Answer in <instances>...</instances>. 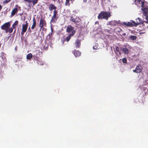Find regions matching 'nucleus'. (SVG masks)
Here are the masks:
<instances>
[{
    "label": "nucleus",
    "instance_id": "nucleus-37",
    "mask_svg": "<svg viewBox=\"0 0 148 148\" xmlns=\"http://www.w3.org/2000/svg\"><path fill=\"white\" fill-rule=\"evenodd\" d=\"M144 33H145V32H142L140 33V34H143Z\"/></svg>",
    "mask_w": 148,
    "mask_h": 148
},
{
    "label": "nucleus",
    "instance_id": "nucleus-16",
    "mask_svg": "<svg viewBox=\"0 0 148 148\" xmlns=\"http://www.w3.org/2000/svg\"><path fill=\"white\" fill-rule=\"evenodd\" d=\"M18 8H14L12 10L11 15V16H13L18 12Z\"/></svg>",
    "mask_w": 148,
    "mask_h": 148
},
{
    "label": "nucleus",
    "instance_id": "nucleus-15",
    "mask_svg": "<svg viewBox=\"0 0 148 148\" xmlns=\"http://www.w3.org/2000/svg\"><path fill=\"white\" fill-rule=\"evenodd\" d=\"M81 41L79 39H77L74 43L75 45L76 48H79L80 46Z\"/></svg>",
    "mask_w": 148,
    "mask_h": 148
},
{
    "label": "nucleus",
    "instance_id": "nucleus-17",
    "mask_svg": "<svg viewBox=\"0 0 148 148\" xmlns=\"http://www.w3.org/2000/svg\"><path fill=\"white\" fill-rule=\"evenodd\" d=\"M70 21L75 23H77L79 22V17H77L74 18L73 17L71 16L70 18Z\"/></svg>",
    "mask_w": 148,
    "mask_h": 148
},
{
    "label": "nucleus",
    "instance_id": "nucleus-33",
    "mask_svg": "<svg viewBox=\"0 0 148 148\" xmlns=\"http://www.w3.org/2000/svg\"><path fill=\"white\" fill-rule=\"evenodd\" d=\"M99 24V22L98 21H96L95 22V24Z\"/></svg>",
    "mask_w": 148,
    "mask_h": 148
},
{
    "label": "nucleus",
    "instance_id": "nucleus-5",
    "mask_svg": "<svg viewBox=\"0 0 148 148\" xmlns=\"http://www.w3.org/2000/svg\"><path fill=\"white\" fill-rule=\"evenodd\" d=\"M25 24H23L22 25V31L21 32V34L22 35H23L24 33H25L27 29L28 23L27 21L25 22Z\"/></svg>",
    "mask_w": 148,
    "mask_h": 148
},
{
    "label": "nucleus",
    "instance_id": "nucleus-11",
    "mask_svg": "<svg viewBox=\"0 0 148 148\" xmlns=\"http://www.w3.org/2000/svg\"><path fill=\"white\" fill-rule=\"evenodd\" d=\"M75 31H73L68 36L66 37V38L64 39V41H66L68 42L71 38V36H73L75 34Z\"/></svg>",
    "mask_w": 148,
    "mask_h": 148
},
{
    "label": "nucleus",
    "instance_id": "nucleus-12",
    "mask_svg": "<svg viewBox=\"0 0 148 148\" xmlns=\"http://www.w3.org/2000/svg\"><path fill=\"white\" fill-rule=\"evenodd\" d=\"M74 27L71 25H69L68 26L66 29V31L68 33L72 32L73 31H75L74 30Z\"/></svg>",
    "mask_w": 148,
    "mask_h": 148
},
{
    "label": "nucleus",
    "instance_id": "nucleus-2",
    "mask_svg": "<svg viewBox=\"0 0 148 148\" xmlns=\"http://www.w3.org/2000/svg\"><path fill=\"white\" fill-rule=\"evenodd\" d=\"M136 22L132 20H131L130 22H124L121 23V25H124L127 26L132 27L133 26H136L138 24L141 23V21L139 18H138L136 19Z\"/></svg>",
    "mask_w": 148,
    "mask_h": 148
},
{
    "label": "nucleus",
    "instance_id": "nucleus-4",
    "mask_svg": "<svg viewBox=\"0 0 148 148\" xmlns=\"http://www.w3.org/2000/svg\"><path fill=\"white\" fill-rule=\"evenodd\" d=\"M57 13V11H53V16L52 17L50 21V23H54L56 22L58 18V16H57V15H58Z\"/></svg>",
    "mask_w": 148,
    "mask_h": 148
},
{
    "label": "nucleus",
    "instance_id": "nucleus-26",
    "mask_svg": "<svg viewBox=\"0 0 148 148\" xmlns=\"http://www.w3.org/2000/svg\"><path fill=\"white\" fill-rule=\"evenodd\" d=\"M122 61L124 63H127V59L126 58H124L122 59Z\"/></svg>",
    "mask_w": 148,
    "mask_h": 148
},
{
    "label": "nucleus",
    "instance_id": "nucleus-1",
    "mask_svg": "<svg viewBox=\"0 0 148 148\" xmlns=\"http://www.w3.org/2000/svg\"><path fill=\"white\" fill-rule=\"evenodd\" d=\"M111 15L110 13L108 11H102L99 14L97 17L99 20L105 19L107 20Z\"/></svg>",
    "mask_w": 148,
    "mask_h": 148
},
{
    "label": "nucleus",
    "instance_id": "nucleus-7",
    "mask_svg": "<svg viewBox=\"0 0 148 148\" xmlns=\"http://www.w3.org/2000/svg\"><path fill=\"white\" fill-rule=\"evenodd\" d=\"M135 2L136 4L138 3L142 8L145 7V4L146 3V2L144 0H135Z\"/></svg>",
    "mask_w": 148,
    "mask_h": 148
},
{
    "label": "nucleus",
    "instance_id": "nucleus-22",
    "mask_svg": "<svg viewBox=\"0 0 148 148\" xmlns=\"http://www.w3.org/2000/svg\"><path fill=\"white\" fill-rule=\"evenodd\" d=\"M129 38L130 39L134 40L136 39L137 37L135 36L130 35Z\"/></svg>",
    "mask_w": 148,
    "mask_h": 148
},
{
    "label": "nucleus",
    "instance_id": "nucleus-41",
    "mask_svg": "<svg viewBox=\"0 0 148 148\" xmlns=\"http://www.w3.org/2000/svg\"><path fill=\"white\" fill-rule=\"evenodd\" d=\"M139 21V20H138V19H137V21Z\"/></svg>",
    "mask_w": 148,
    "mask_h": 148
},
{
    "label": "nucleus",
    "instance_id": "nucleus-21",
    "mask_svg": "<svg viewBox=\"0 0 148 148\" xmlns=\"http://www.w3.org/2000/svg\"><path fill=\"white\" fill-rule=\"evenodd\" d=\"M18 21H15V22L13 23V24L12 27L14 28V29H16V26L18 24Z\"/></svg>",
    "mask_w": 148,
    "mask_h": 148
},
{
    "label": "nucleus",
    "instance_id": "nucleus-19",
    "mask_svg": "<svg viewBox=\"0 0 148 148\" xmlns=\"http://www.w3.org/2000/svg\"><path fill=\"white\" fill-rule=\"evenodd\" d=\"M74 51V54L75 57H78L81 55V53L79 51L75 50Z\"/></svg>",
    "mask_w": 148,
    "mask_h": 148
},
{
    "label": "nucleus",
    "instance_id": "nucleus-8",
    "mask_svg": "<svg viewBox=\"0 0 148 148\" xmlns=\"http://www.w3.org/2000/svg\"><path fill=\"white\" fill-rule=\"evenodd\" d=\"M10 22L6 23L1 26V29L2 30H5L10 27Z\"/></svg>",
    "mask_w": 148,
    "mask_h": 148
},
{
    "label": "nucleus",
    "instance_id": "nucleus-10",
    "mask_svg": "<svg viewBox=\"0 0 148 148\" xmlns=\"http://www.w3.org/2000/svg\"><path fill=\"white\" fill-rule=\"evenodd\" d=\"M119 21H110L107 25L113 26L116 25L120 24Z\"/></svg>",
    "mask_w": 148,
    "mask_h": 148
},
{
    "label": "nucleus",
    "instance_id": "nucleus-42",
    "mask_svg": "<svg viewBox=\"0 0 148 148\" xmlns=\"http://www.w3.org/2000/svg\"><path fill=\"white\" fill-rule=\"evenodd\" d=\"M15 31H16V30H15L14 31V32H15Z\"/></svg>",
    "mask_w": 148,
    "mask_h": 148
},
{
    "label": "nucleus",
    "instance_id": "nucleus-9",
    "mask_svg": "<svg viewBox=\"0 0 148 148\" xmlns=\"http://www.w3.org/2000/svg\"><path fill=\"white\" fill-rule=\"evenodd\" d=\"M142 70V68L141 65H139L137 66L136 68L133 71L136 73H140Z\"/></svg>",
    "mask_w": 148,
    "mask_h": 148
},
{
    "label": "nucleus",
    "instance_id": "nucleus-24",
    "mask_svg": "<svg viewBox=\"0 0 148 148\" xmlns=\"http://www.w3.org/2000/svg\"><path fill=\"white\" fill-rule=\"evenodd\" d=\"M72 0H66V1L65 3V5L66 6H69L70 5V1H71Z\"/></svg>",
    "mask_w": 148,
    "mask_h": 148
},
{
    "label": "nucleus",
    "instance_id": "nucleus-18",
    "mask_svg": "<svg viewBox=\"0 0 148 148\" xmlns=\"http://www.w3.org/2000/svg\"><path fill=\"white\" fill-rule=\"evenodd\" d=\"M36 25V20L35 18H34L33 19V24L31 27V29H35Z\"/></svg>",
    "mask_w": 148,
    "mask_h": 148
},
{
    "label": "nucleus",
    "instance_id": "nucleus-36",
    "mask_svg": "<svg viewBox=\"0 0 148 148\" xmlns=\"http://www.w3.org/2000/svg\"><path fill=\"white\" fill-rule=\"evenodd\" d=\"M2 6L1 5H0V11L2 9Z\"/></svg>",
    "mask_w": 148,
    "mask_h": 148
},
{
    "label": "nucleus",
    "instance_id": "nucleus-32",
    "mask_svg": "<svg viewBox=\"0 0 148 148\" xmlns=\"http://www.w3.org/2000/svg\"><path fill=\"white\" fill-rule=\"evenodd\" d=\"M122 35L125 36H126V34L125 33H124L122 34Z\"/></svg>",
    "mask_w": 148,
    "mask_h": 148
},
{
    "label": "nucleus",
    "instance_id": "nucleus-6",
    "mask_svg": "<svg viewBox=\"0 0 148 148\" xmlns=\"http://www.w3.org/2000/svg\"><path fill=\"white\" fill-rule=\"evenodd\" d=\"M115 53L116 54V58L117 60L120 62V59H119V55H120V51H119V48L116 46H115V50H114Z\"/></svg>",
    "mask_w": 148,
    "mask_h": 148
},
{
    "label": "nucleus",
    "instance_id": "nucleus-14",
    "mask_svg": "<svg viewBox=\"0 0 148 148\" xmlns=\"http://www.w3.org/2000/svg\"><path fill=\"white\" fill-rule=\"evenodd\" d=\"M24 1L27 2L30 4V3L32 2L33 5L37 3L38 0H24Z\"/></svg>",
    "mask_w": 148,
    "mask_h": 148
},
{
    "label": "nucleus",
    "instance_id": "nucleus-30",
    "mask_svg": "<svg viewBox=\"0 0 148 148\" xmlns=\"http://www.w3.org/2000/svg\"><path fill=\"white\" fill-rule=\"evenodd\" d=\"M144 16H145V19L147 21V22L146 23H148V15Z\"/></svg>",
    "mask_w": 148,
    "mask_h": 148
},
{
    "label": "nucleus",
    "instance_id": "nucleus-38",
    "mask_svg": "<svg viewBox=\"0 0 148 148\" xmlns=\"http://www.w3.org/2000/svg\"><path fill=\"white\" fill-rule=\"evenodd\" d=\"M15 49H16H16H17V48H15Z\"/></svg>",
    "mask_w": 148,
    "mask_h": 148
},
{
    "label": "nucleus",
    "instance_id": "nucleus-20",
    "mask_svg": "<svg viewBox=\"0 0 148 148\" xmlns=\"http://www.w3.org/2000/svg\"><path fill=\"white\" fill-rule=\"evenodd\" d=\"M122 50L124 54H128L129 52L128 49L126 47L123 48L122 49Z\"/></svg>",
    "mask_w": 148,
    "mask_h": 148
},
{
    "label": "nucleus",
    "instance_id": "nucleus-3",
    "mask_svg": "<svg viewBox=\"0 0 148 148\" xmlns=\"http://www.w3.org/2000/svg\"><path fill=\"white\" fill-rule=\"evenodd\" d=\"M47 23L45 20L43 19L42 18H41L40 20L39 24L38 25L40 29H42V30H43L44 27H47Z\"/></svg>",
    "mask_w": 148,
    "mask_h": 148
},
{
    "label": "nucleus",
    "instance_id": "nucleus-40",
    "mask_svg": "<svg viewBox=\"0 0 148 148\" xmlns=\"http://www.w3.org/2000/svg\"><path fill=\"white\" fill-rule=\"evenodd\" d=\"M53 1H54L55 2V1H56V0H53Z\"/></svg>",
    "mask_w": 148,
    "mask_h": 148
},
{
    "label": "nucleus",
    "instance_id": "nucleus-23",
    "mask_svg": "<svg viewBox=\"0 0 148 148\" xmlns=\"http://www.w3.org/2000/svg\"><path fill=\"white\" fill-rule=\"evenodd\" d=\"M32 54L31 53H29L28 54V55H27V56L26 58L27 59L29 60L30 59L32 58Z\"/></svg>",
    "mask_w": 148,
    "mask_h": 148
},
{
    "label": "nucleus",
    "instance_id": "nucleus-28",
    "mask_svg": "<svg viewBox=\"0 0 148 148\" xmlns=\"http://www.w3.org/2000/svg\"><path fill=\"white\" fill-rule=\"evenodd\" d=\"M11 0H4L3 2V4H6L8 3L9 2H10V1Z\"/></svg>",
    "mask_w": 148,
    "mask_h": 148
},
{
    "label": "nucleus",
    "instance_id": "nucleus-31",
    "mask_svg": "<svg viewBox=\"0 0 148 148\" xmlns=\"http://www.w3.org/2000/svg\"><path fill=\"white\" fill-rule=\"evenodd\" d=\"M5 30V32L6 33H7L8 32H9L8 30V29H6Z\"/></svg>",
    "mask_w": 148,
    "mask_h": 148
},
{
    "label": "nucleus",
    "instance_id": "nucleus-39",
    "mask_svg": "<svg viewBox=\"0 0 148 148\" xmlns=\"http://www.w3.org/2000/svg\"><path fill=\"white\" fill-rule=\"evenodd\" d=\"M117 31H118V32H120V31H119L118 30H117Z\"/></svg>",
    "mask_w": 148,
    "mask_h": 148
},
{
    "label": "nucleus",
    "instance_id": "nucleus-35",
    "mask_svg": "<svg viewBox=\"0 0 148 148\" xmlns=\"http://www.w3.org/2000/svg\"><path fill=\"white\" fill-rule=\"evenodd\" d=\"M83 2L84 3H86L87 0H83Z\"/></svg>",
    "mask_w": 148,
    "mask_h": 148
},
{
    "label": "nucleus",
    "instance_id": "nucleus-27",
    "mask_svg": "<svg viewBox=\"0 0 148 148\" xmlns=\"http://www.w3.org/2000/svg\"><path fill=\"white\" fill-rule=\"evenodd\" d=\"M8 30L9 32L10 33H11L13 32V28L11 27V28H9L8 29Z\"/></svg>",
    "mask_w": 148,
    "mask_h": 148
},
{
    "label": "nucleus",
    "instance_id": "nucleus-25",
    "mask_svg": "<svg viewBox=\"0 0 148 148\" xmlns=\"http://www.w3.org/2000/svg\"><path fill=\"white\" fill-rule=\"evenodd\" d=\"M37 63L38 65L40 66L42 65L43 64V63L42 62H40L39 60L37 61Z\"/></svg>",
    "mask_w": 148,
    "mask_h": 148
},
{
    "label": "nucleus",
    "instance_id": "nucleus-29",
    "mask_svg": "<svg viewBox=\"0 0 148 148\" xmlns=\"http://www.w3.org/2000/svg\"><path fill=\"white\" fill-rule=\"evenodd\" d=\"M93 49L95 50H96L98 49V47L97 45L94 46L93 47Z\"/></svg>",
    "mask_w": 148,
    "mask_h": 148
},
{
    "label": "nucleus",
    "instance_id": "nucleus-13",
    "mask_svg": "<svg viewBox=\"0 0 148 148\" xmlns=\"http://www.w3.org/2000/svg\"><path fill=\"white\" fill-rule=\"evenodd\" d=\"M57 7L53 4L51 3L49 5V9L50 11H51L53 10H54V11H57L56 10Z\"/></svg>",
    "mask_w": 148,
    "mask_h": 148
},
{
    "label": "nucleus",
    "instance_id": "nucleus-34",
    "mask_svg": "<svg viewBox=\"0 0 148 148\" xmlns=\"http://www.w3.org/2000/svg\"><path fill=\"white\" fill-rule=\"evenodd\" d=\"M28 30H29V32L30 33H31V32H32V31L31 30H30V27H29V28H28Z\"/></svg>",
    "mask_w": 148,
    "mask_h": 148
}]
</instances>
